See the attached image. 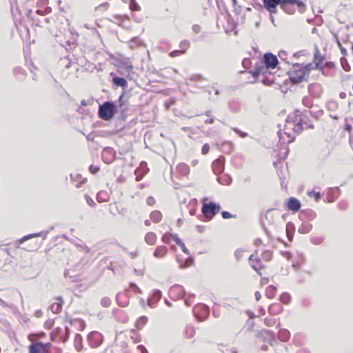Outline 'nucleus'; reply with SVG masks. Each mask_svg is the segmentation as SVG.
<instances>
[{
	"label": "nucleus",
	"instance_id": "1",
	"mask_svg": "<svg viewBox=\"0 0 353 353\" xmlns=\"http://www.w3.org/2000/svg\"><path fill=\"white\" fill-rule=\"evenodd\" d=\"M118 108L117 105L111 101H108L99 106L98 115L105 120L109 121L113 118L117 112Z\"/></svg>",
	"mask_w": 353,
	"mask_h": 353
},
{
	"label": "nucleus",
	"instance_id": "2",
	"mask_svg": "<svg viewBox=\"0 0 353 353\" xmlns=\"http://www.w3.org/2000/svg\"><path fill=\"white\" fill-rule=\"evenodd\" d=\"M298 8L299 12L303 13L306 10L305 3L299 0H282L281 8L288 14H293Z\"/></svg>",
	"mask_w": 353,
	"mask_h": 353
},
{
	"label": "nucleus",
	"instance_id": "3",
	"mask_svg": "<svg viewBox=\"0 0 353 353\" xmlns=\"http://www.w3.org/2000/svg\"><path fill=\"white\" fill-rule=\"evenodd\" d=\"M207 198L203 199L201 211L205 219V221H210L219 212L221 207L219 204L212 201L207 203Z\"/></svg>",
	"mask_w": 353,
	"mask_h": 353
},
{
	"label": "nucleus",
	"instance_id": "4",
	"mask_svg": "<svg viewBox=\"0 0 353 353\" xmlns=\"http://www.w3.org/2000/svg\"><path fill=\"white\" fill-rule=\"evenodd\" d=\"M292 83H299L304 81L305 74L300 63H293L292 68L288 72Z\"/></svg>",
	"mask_w": 353,
	"mask_h": 353
},
{
	"label": "nucleus",
	"instance_id": "5",
	"mask_svg": "<svg viewBox=\"0 0 353 353\" xmlns=\"http://www.w3.org/2000/svg\"><path fill=\"white\" fill-rule=\"evenodd\" d=\"M307 111L301 112L300 110H296L295 121L296 125H294L293 130L295 132H301L303 128V125H307V117L306 115Z\"/></svg>",
	"mask_w": 353,
	"mask_h": 353
},
{
	"label": "nucleus",
	"instance_id": "6",
	"mask_svg": "<svg viewBox=\"0 0 353 353\" xmlns=\"http://www.w3.org/2000/svg\"><path fill=\"white\" fill-rule=\"evenodd\" d=\"M194 316L200 321H203L210 314V308L205 304H198L193 309Z\"/></svg>",
	"mask_w": 353,
	"mask_h": 353
},
{
	"label": "nucleus",
	"instance_id": "7",
	"mask_svg": "<svg viewBox=\"0 0 353 353\" xmlns=\"http://www.w3.org/2000/svg\"><path fill=\"white\" fill-rule=\"evenodd\" d=\"M70 333V329L68 327H65V334H63V330L61 327H57L50 334V338L52 341H55L57 338L59 341H66Z\"/></svg>",
	"mask_w": 353,
	"mask_h": 353
},
{
	"label": "nucleus",
	"instance_id": "8",
	"mask_svg": "<svg viewBox=\"0 0 353 353\" xmlns=\"http://www.w3.org/2000/svg\"><path fill=\"white\" fill-rule=\"evenodd\" d=\"M258 336L270 345H273L274 343H276L275 333L272 330L263 329L259 334Z\"/></svg>",
	"mask_w": 353,
	"mask_h": 353
},
{
	"label": "nucleus",
	"instance_id": "9",
	"mask_svg": "<svg viewBox=\"0 0 353 353\" xmlns=\"http://www.w3.org/2000/svg\"><path fill=\"white\" fill-rule=\"evenodd\" d=\"M88 340L92 347H98L103 341V336L100 332L93 331L88 334Z\"/></svg>",
	"mask_w": 353,
	"mask_h": 353
},
{
	"label": "nucleus",
	"instance_id": "10",
	"mask_svg": "<svg viewBox=\"0 0 353 353\" xmlns=\"http://www.w3.org/2000/svg\"><path fill=\"white\" fill-rule=\"evenodd\" d=\"M185 290L182 285H174L172 286L169 290L170 296L172 299H181L185 296Z\"/></svg>",
	"mask_w": 353,
	"mask_h": 353
},
{
	"label": "nucleus",
	"instance_id": "11",
	"mask_svg": "<svg viewBox=\"0 0 353 353\" xmlns=\"http://www.w3.org/2000/svg\"><path fill=\"white\" fill-rule=\"evenodd\" d=\"M116 152L112 148L106 147L103 148L101 152L103 161L106 164H110L115 159Z\"/></svg>",
	"mask_w": 353,
	"mask_h": 353
},
{
	"label": "nucleus",
	"instance_id": "12",
	"mask_svg": "<svg viewBox=\"0 0 353 353\" xmlns=\"http://www.w3.org/2000/svg\"><path fill=\"white\" fill-rule=\"evenodd\" d=\"M263 63L266 69H274L279 63L276 56L270 52L265 53L263 56Z\"/></svg>",
	"mask_w": 353,
	"mask_h": 353
},
{
	"label": "nucleus",
	"instance_id": "13",
	"mask_svg": "<svg viewBox=\"0 0 353 353\" xmlns=\"http://www.w3.org/2000/svg\"><path fill=\"white\" fill-rule=\"evenodd\" d=\"M282 0H263L264 8L270 13L276 12V8L281 4Z\"/></svg>",
	"mask_w": 353,
	"mask_h": 353
},
{
	"label": "nucleus",
	"instance_id": "14",
	"mask_svg": "<svg viewBox=\"0 0 353 353\" xmlns=\"http://www.w3.org/2000/svg\"><path fill=\"white\" fill-rule=\"evenodd\" d=\"M224 161L225 158L223 157H221L220 158L213 161L212 168L214 173L216 175H219L223 172L224 170Z\"/></svg>",
	"mask_w": 353,
	"mask_h": 353
},
{
	"label": "nucleus",
	"instance_id": "15",
	"mask_svg": "<svg viewBox=\"0 0 353 353\" xmlns=\"http://www.w3.org/2000/svg\"><path fill=\"white\" fill-rule=\"evenodd\" d=\"M117 61L118 62V64H119L118 66L120 68L124 69L125 70V72H131L132 71L133 66H132L131 62L130 61L129 58H125V57L118 58L117 59Z\"/></svg>",
	"mask_w": 353,
	"mask_h": 353
},
{
	"label": "nucleus",
	"instance_id": "16",
	"mask_svg": "<svg viewBox=\"0 0 353 353\" xmlns=\"http://www.w3.org/2000/svg\"><path fill=\"white\" fill-rule=\"evenodd\" d=\"M147 163L145 161H142L140 163L139 167L134 171V174L137 176L136 180L139 181L142 179L143 176L148 172Z\"/></svg>",
	"mask_w": 353,
	"mask_h": 353
},
{
	"label": "nucleus",
	"instance_id": "17",
	"mask_svg": "<svg viewBox=\"0 0 353 353\" xmlns=\"http://www.w3.org/2000/svg\"><path fill=\"white\" fill-rule=\"evenodd\" d=\"M117 304L120 307H126L129 303V299L127 292H119L116 296Z\"/></svg>",
	"mask_w": 353,
	"mask_h": 353
},
{
	"label": "nucleus",
	"instance_id": "18",
	"mask_svg": "<svg viewBox=\"0 0 353 353\" xmlns=\"http://www.w3.org/2000/svg\"><path fill=\"white\" fill-rule=\"evenodd\" d=\"M308 91L314 97H319L322 93V88L319 83H312L308 86Z\"/></svg>",
	"mask_w": 353,
	"mask_h": 353
},
{
	"label": "nucleus",
	"instance_id": "19",
	"mask_svg": "<svg viewBox=\"0 0 353 353\" xmlns=\"http://www.w3.org/2000/svg\"><path fill=\"white\" fill-rule=\"evenodd\" d=\"M161 292L159 290H154L153 291V295L152 297H149L148 299V305L153 307H154L155 304L160 300L161 298Z\"/></svg>",
	"mask_w": 353,
	"mask_h": 353
},
{
	"label": "nucleus",
	"instance_id": "20",
	"mask_svg": "<svg viewBox=\"0 0 353 353\" xmlns=\"http://www.w3.org/2000/svg\"><path fill=\"white\" fill-rule=\"evenodd\" d=\"M301 202L296 198H290L287 203V208L289 210L297 212L301 208Z\"/></svg>",
	"mask_w": 353,
	"mask_h": 353
},
{
	"label": "nucleus",
	"instance_id": "21",
	"mask_svg": "<svg viewBox=\"0 0 353 353\" xmlns=\"http://www.w3.org/2000/svg\"><path fill=\"white\" fill-rule=\"evenodd\" d=\"M168 252V249L166 246L159 245L157 247L153 254L156 258L161 259L164 257L167 254Z\"/></svg>",
	"mask_w": 353,
	"mask_h": 353
},
{
	"label": "nucleus",
	"instance_id": "22",
	"mask_svg": "<svg viewBox=\"0 0 353 353\" xmlns=\"http://www.w3.org/2000/svg\"><path fill=\"white\" fill-rule=\"evenodd\" d=\"M59 302L54 303L50 306V310L54 314H59L62 309V303L63 302L61 296L57 298Z\"/></svg>",
	"mask_w": 353,
	"mask_h": 353
},
{
	"label": "nucleus",
	"instance_id": "23",
	"mask_svg": "<svg viewBox=\"0 0 353 353\" xmlns=\"http://www.w3.org/2000/svg\"><path fill=\"white\" fill-rule=\"evenodd\" d=\"M47 234H48V232H38V233H34V234H30L26 235V236H23V238H21L19 241V244H21L24 241L29 240L33 237L42 236L43 239H45L46 238Z\"/></svg>",
	"mask_w": 353,
	"mask_h": 353
},
{
	"label": "nucleus",
	"instance_id": "24",
	"mask_svg": "<svg viewBox=\"0 0 353 353\" xmlns=\"http://www.w3.org/2000/svg\"><path fill=\"white\" fill-rule=\"evenodd\" d=\"M112 82L113 85L117 87H121L123 89H125L128 87V82L123 77H114L112 78Z\"/></svg>",
	"mask_w": 353,
	"mask_h": 353
},
{
	"label": "nucleus",
	"instance_id": "25",
	"mask_svg": "<svg viewBox=\"0 0 353 353\" xmlns=\"http://www.w3.org/2000/svg\"><path fill=\"white\" fill-rule=\"evenodd\" d=\"M283 310V306L280 303H274L269 306L268 312L273 315L280 314Z\"/></svg>",
	"mask_w": 353,
	"mask_h": 353
},
{
	"label": "nucleus",
	"instance_id": "26",
	"mask_svg": "<svg viewBox=\"0 0 353 353\" xmlns=\"http://www.w3.org/2000/svg\"><path fill=\"white\" fill-rule=\"evenodd\" d=\"M290 332L287 329H280L278 332V338L283 342H287L290 338Z\"/></svg>",
	"mask_w": 353,
	"mask_h": 353
},
{
	"label": "nucleus",
	"instance_id": "27",
	"mask_svg": "<svg viewBox=\"0 0 353 353\" xmlns=\"http://www.w3.org/2000/svg\"><path fill=\"white\" fill-rule=\"evenodd\" d=\"M312 229V225L307 221H304L302 223L301 226L298 229V232L300 234H307Z\"/></svg>",
	"mask_w": 353,
	"mask_h": 353
},
{
	"label": "nucleus",
	"instance_id": "28",
	"mask_svg": "<svg viewBox=\"0 0 353 353\" xmlns=\"http://www.w3.org/2000/svg\"><path fill=\"white\" fill-rule=\"evenodd\" d=\"M251 267L257 272L258 274L261 275L259 270L261 269H263L264 265L262 264L261 259L258 256L254 258V261L251 263Z\"/></svg>",
	"mask_w": 353,
	"mask_h": 353
},
{
	"label": "nucleus",
	"instance_id": "29",
	"mask_svg": "<svg viewBox=\"0 0 353 353\" xmlns=\"http://www.w3.org/2000/svg\"><path fill=\"white\" fill-rule=\"evenodd\" d=\"M296 112L294 114L290 115L286 119V125L285 127V130H290L294 128V125H296V121H295Z\"/></svg>",
	"mask_w": 353,
	"mask_h": 353
},
{
	"label": "nucleus",
	"instance_id": "30",
	"mask_svg": "<svg viewBox=\"0 0 353 353\" xmlns=\"http://www.w3.org/2000/svg\"><path fill=\"white\" fill-rule=\"evenodd\" d=\"M176 170L181 174L185 176L189 173L190 168L186 163H181L177 165Z\"/></svg>",
	"mask_w": 353,
	"mask_h": 353
},
{
	"label": "nucleus",
	"instance_id": "31",
	"mask_svg": "<svg viewBox=\"0 0 353 353\" xmlns=\"http://www.w3.org/2000/svg\"><path fill=\"white\" fill-rule=\"evenodd\" d=\"M145 241L148 245H154L157 241V236L155 233L152 232H148L145 236Z\"/></svg>",
	"mask_w": 353,
	"mask_h": 353
},
{
	"label": "nucleus",
	"instance_id": "32",
	"mask_svg": "<svg viewBox=\"0 0 353 353\" xmlns=\"http://www.w3.org/2000/svg\"><path fill=\"white\" fill-rule=\"evenodd\" d=\"M294 232V225L292 223L288 222L286 224V234L288 239L290 241H292L293 239V235Z\"/></svg>",
	"mask_w": 353,
	"mask_h": 353
},
{
	"label": "nucleus",
	"instance_id": "33",
	"mask_svg": "<svg viewBox=\"0 0 353 353\" xmlns=\"http://www.w3.org/2000/svg\"><path fill=\"white\" fill-rule=\"evenodd\" d=\"M314 62L315 63L316 68L322 69V63H323V58L321 57L320 53L318 50H316V52L314 54Z\"/></svg>",
	"mask_w": 353,
	"mask_h": 353
},
{
	"label": "nucleus",
	"instance_id": "34",
	"mask_svg": "<svg viewBox=\"0 0 353 353\" xmlns=\"http://www.w3.org/2000/svg\"><path fill=\"white\" fill-rule=\"evenodd\" d=\"M150 217L154 223H159L162 219V214L159 211L154 210L150 213Z\"/></svg>",
	"mask_w": 353,
	"mask_h": 353
},
{
	"label": "nucleus",
	"instance_id": "35",
	"mask_svg": "<svg viewBox=\"0 0 353 353\" xmlns=\"http://www.w3.org/2000/svg\"><path fill=\"white\" fill-rule=\"evenodd\" d=\"M195 329L191 325H187L184 330V335L188 339L192 338L195 334Z\"/></svg>",
	"mask_w": 353,
	"mask_h": 353
},
{
	"label": "nucleus",
	"instance_id": "36",
	"mask_svg": "<svg viewBox=\"0 0 353 353\" xmlns=\"http://www.w3.org/2000/svg\"><path fill=\"white\" fill-rule=\"evenodd\" d=\"M338 191H339L338 188H336V189L330 188L328 190L327 194V200L328 202L332 203L335 201L337 196L334 195V194H335V192H337Z\"/></svg>",
	"mask_w": 353,
	"mask_h": 353
},
{
	"label": "nucleus",
	"instance_id": "37",
	"mask_svg": "<svg viewBox=\"0 0 353 353\" xmlns=\"http://www.w3.org/2000/svg\"><path fill=\"white\" fill-rule=\"evenodd\" d=\"M41 342L32 343L29 347V353H41Z\"/></svg>",
	"mask_w": 353,
	"mask_h": 353
},
{
	"label": "nucleus",
	"instance_id": "38",
	"mask_svg": "<svg viewBox=\"0 0 353 353\" xmlns=\"http://www.w3.org/2000/svg\"><path fill=\"white\" fill-rule=\"evenodd\" d=\"M338 103L334 100H330L326 103V108L327 110L330 112H334L338 109Z\"/></svg>",
	"mask_w": 353,
	"mask_h": 353
},
{
	"label": "nucleus",
	"instance_id": "39",
	"mask_svg": "<svg viewBox=\"0 0 353 353\" xmlns=\"http://www.w3.org/2000/svg\"><path fill=\"white\" fill-rule=\"evenodd\" d=\"M148 322V318L145 316H141L137 321L136 327L137 329H142Z\"/></svg>",
	"mask_w": 353,
	"mask_h": 353
},
{
	"label": "nucleus",
	"instance_id": "40",
	"mask_svg": "<svg viewBox=\"0 0 353 353\" xmlns=\"http://www.w3.org/2000/svg\"><path fill=\"white\" fill-rule=\"evenodd\" d=\"M276 287L274 285H269L265 290V295L268 299H272L274 296L276 292Z\"/></svg>",
	"mask_w": 353,
	"mask_h": 353
},
{
	"label": "nucleus",
	"instance_id": "41",
	"mask_svg": "<svg viewBox=\"0 0 353 353\" xmlns=\"http://www.w3.org/2000/svg\"><path fill=\"white\" fill-rule=\"evenodd\" d=\"M219 183L225 185H229L232 183V179L229 176H223L217 178Z\"/></svg>",
	"mask_w": 353,
	"mask_h": 353
},
{
	"label": "nucleus",
	"instance_id": "42",
	"mask_svg": "<svg viewBox=\"0 0 353 353\" xmlns=\"http://www.w3.org/2000/svg\"><path fill=\"white\" fill-rule=\"evenodd\" d=\"M81 342H82L81 336L79 334H77L75 335V338H74V346H75L76 350L78 351L81 350V348H82Z\"/></svg>",
	"mask_w": 353,
	"mask_h": 353
},
{
	"label": "nucleus",
	"instance_id": "43",
	"mask_svg": "<svg viewBox=\"0 0 353 353\" xmlns=\"http://www.w3.org/2000/svg\"><path fill=\"white\" fill-rule=\"evenodd\" d=\"M108 196L105 192L101 191L97 194V199L99 203L105 202L108 201Z\"/></svg>",
	"mask_w": 353,
	"mask_h": 353
},
{
	"label": "nucleus",
	"instance_id": "44",
	"mask_svg": "<svg viewBox=\"0 0 353 353\" xmlns=\"http://www.w3.org/2000/svg\"><path fill=\"white\" fill-rule=\"evenodd\" d=\"M52 344L50 343H41V353H49L51 349Z\"/></svg>",
	"mask_w": 353,
	"mask_h": 353
},
{
	"label": "nucleus",
	"instance_id": "45",
	"mask_svg": "<svg viewBox=\"0 0 353 353\" xmlns=\"http://www.w3.org/2000/svg\"><path fill=\"white\" fill-rule=\"evenodd\" d=\"M302 103L305 107L310 108L313 105V101L310 97H304L302 99Z\"/></svg>",
	"mask_w": 353,
	"mask_h": 353
},
{
	"label": "nucleus",
	"instance_id": "46",
	"mask_svg": "<svg viewBox=\"0 0 353 353\" xmlns=\"http://www.w3.org/2000/svg\"><path fill=\"white\" fill-rule=\"evenodd\" d=\"M280 301L284 304H288L291 301V296L288 293L284 292L281 295Z\"/></svg>",
	"mask_w": 353,
	"mask_h": 353
},
{
	"label": "nucleus",
	"instance_id": "47",
	"mask_svg": "<svg viewBox=\"0 0 353 353\" xmlns=\"http://www.w3.org/2000/svg\"><path fill=\"white\" fill-rule=\"evenodd\" d=\"M324 241V237L323 236H312L310 238V242L314 245H321Z\"/></svg>",
	"mask_w": 353,
	"mask_h": 353
},
{
	"label": "nucleus",
	"instance_id": "48",
	"mask_svg": "<svg viewBox=\"0 0 353 353\" xmlns=\"http://www.w3.org/2000/svg\"><path fill=\"white\" fill-rule=\"evenodd\" d=\"M307 112H309L310 114V115L315 119H319L323 115V111L322 110H318L316 111L310 110V111H307Z\"/></svg>",
	"mask_w": 353,
	"mask_h": 353
},
{
	"label": "nucleus",
	"instance_id": "49",
	"mask_svg": "<svg viewBox=\"0 0 353 353\" xmlns=\"http://www.w3.org/2000/svg\"><path fill=\"white\" fill-rule=\"evenodd\" d=\"M301 70H303L305 75L308 74L310 72V71H311L312 70H313L314 68V67L313 66V65L312 63H309L307 65L301 64Z\"/></svg>",
	"mask_w": 353,
	"mask_h": 353
},
{
	"label": "nucleus",
	"instance_id": "50",
	"mask_svg": "<svg viewBox=\"0 0 353 353\" xmlns=\"http://www.w3.org/2000/svg\"><path fill=\"white\" fill-rule=\"evenodd\" d=\"M190 41L188 40H183L180 43V50H183V52L185 53L188 48L190 47Z\"/></svg>",
	"mask_w": 353,
	"mask_h": 353
},
{
	"label": "nucleus",
	"instance_id": "51",
	"mask_svg": "<svg viewBox=\"0 0 353 353\" xmlns=\"http://www.w3.org/2000/svg\"><path fill=\"white\" fill-rule=\"evenodd\" d=\"M305 216L307 219L312 221L314 220L316 217V212L312 210H308L305 212Z\"/></svg>",
	"mask_w": 353,
	"mask_h": 353
},
{
	"label": "nucleus",
	"instance_id": "52",
	"mask_svg": "<svg viewBox=\"0 0 353 353\" xmlns=\"http://www.w3.org/2000/svg\"><path fill=\"white\" fill-rule=\"evenodd\" d=\"M130 8L132 11H139L140 10V6L137 3L135 0H130Z\"/></svg>",
	"mask_w": 353,
	"mask_h": 353
},
{
	"label": "nucleus",
	"instance_id": "53",
	"mask_svg": "<svg viewBox=\"0 0 353 353\" xmlns=\"http://www.w3.org/2000/svg\"><path fill=\"white\" fill-rule=\"evenodd\" d=\"M341 63L343 70L346 72H349L350 70V66L347 63V61L345 58L343 57L341 59Z\"/></svg>",
	"mask_w": 353,
	"mask_h": 353
},
{
	"label": "nucleus",
	"instance_id": "54",
	"mask_svg": "<svg viewBox=\"0 0 353 353\" xmlns=\"http://www.w3.org/2000/svg\"><path fill=\"white\" fill-rule=\"evenodd\" d=\"M111 304V299L109 297H103L101 300V305L104 307H108Z\"/></svg>",
	"mask_w": 353,
	"mask_h": 353
},
{
	"label": "nucleus",
	"instance_id": "55",
	"mask_svg": "<svg viewBox=\"0 0 353 353\" xmlns=\"http://www.w3.org/2000/svg\"><path fill=\"white\" fill-rule=\"evenodd\" d=\"M262 259L266 261H269L272 259V252L270 250H265L262 254Z\"/></svg>",
	"mask_w": 353,
	"mask_h": 353
},
{
	"label": "nucleus",
	"instance_id": "56",
	"mask_svg": "<svg viewBox=\"0 0 353 353\" xmlns=\"http://www.w3.org/2000/svg\"><path fill=\"white\" fill-rule=\"evenodd\" d=\"M288 54L287 52L284 50H281L279 52V57L282 60L284 61L286 63H290V61H288Z\"/></svg>",
	"mask_w": 353,
	"mask_h": 353
},
{
	"label": "nucleus",
	"instance_id": "57",
	"mask_svg": "<svg viewBox=\"0 0 353 353\" xmlns=\"http://www.w3.org/2000/svg\"><path fill=\"white\" fill-rule=\"evenodd\" d=\"M243 252H244V250L243 249H237L235 252H234V255H235V257L236 259V260H241L243 256Z\"/></svg>",
	"mask_w": 353,
	"mask_h": 353
},
{
	"label": "nucleus",
	"instance_id": "58",
	"mask_svg": "<svg viewBox=\"0 0 353 353\" xmlns=\"http://www.w3.org/2000/svg\"><path fill=\"white\" fill-rule=\"evenodd\" d=\"M308 195L310 197L314 196L316 201L319 200L321 197V194L319 192H315L314 190L309 192Z\"/></svg>",
	"mask_w": 353,
	"mask_h": 353
},
{
	"label": "nucleus",
	"instance_id": "59",
	"mask_svg": "<svg viewBox=\"0 0 353 353\" xmlns=\"http://www.w3.org/2000/svg\"><path fill=\"white\" fill-rule=\"evenodd\" d=\"M264 322L267 326L271 327L275 324L276 319L272 318H265Z\"/></svg>",
	"mask_w": 353,
	"mask_h": 353
},
{
	"label": "nucleus",
	"instance_id": "60",
	"mask_svg": "<svg viewBox=\"0 0 353 353\" xmlns=\"http://www.w3.org/2000/svg\"><path fill=\"white\" fill-rule=\"evenodd\" d=\"M117 102L120 107L123 106L125 103L126 99H125V92H123V93L120 95Z\"/></svg>",
	"mask_w": 353,
	"mask_h": 353
},
{
	"label": "nucleus",
	"instance_id": "61",
	"mask_svg": "<svg viewBox=\"0 0 353 353\" xmlns=\"http://www.w3.org/2000/svg\"><path fill=\"white\" fill-rule=\"evenodd\" d=\"M171 236H172V234H170V233L164 234L162 236L163 242H164L165 243H170V239L172 238Z\"/></svg>",
	"mask_w": 353,
	"mask_h": 353
},
{
	"label": "nucleus",
	"instance_id": "62",
	"mask_svg": "<svg viewBox=\"0 0 353 353\" xmlns=\"http://www.w3.org/2000/svg\"><path fill=\"white\" fill-rule=\"evenodd\" d=\"M183 54H184V53L183 52V50H174V51L171 52L169 54V56H170V57H175L181 56V55H182Z\"/></svg>",
	"mask_w": 353,
	"mask_h": 353
},
{
	"label": "nucleus",
	"instance_id": "63",
	"mask_svg": "<svg viewBox=\"0 0 353 353\" xmlns=\"http://www.w3.org/2000/svg\"><path fill=\"white\" fill-rule=\"evenodd\" d=\"M54 325V320L48 319L44 323V327L46 329H51Z\"/></svg>",
	"mask_w": 353,
	"mask_h": 353
},
{
	"label": "nucleus",
	"instance_id": "64",
	"mask_svg": "<svg viewBox=\"0 0 353 353\" xmlns=\"http://www.w3.org/2000/svg\"><path fill=\"white\" fill-rule=\"evenodd\" d=\"M130 288L136 293H141V289L135 283H130Z\"/></svg>",
	"mask_w": 353,
	"mask_h": 353
}]
</instances>
